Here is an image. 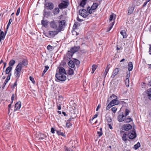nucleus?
Segmentation results:
<instances>
[{"instance_id": "f257e3e1", "label": "nucleus", "mask_w": 151, "mask_h": 151, "mask_svg": "<svg viewBox=\"0 0 151 151\" xmlns=\"http://www.w3.org/2000/svg\"><path fill=\"white\" fill-rule=\"evenodd\" d=\"M66 72L63 67H59L57 70L55 74V80L57 81H64L66 79Z\"/></svg>"}, {"instance_id": "f03ea898", "label": "nucleus", "mask_w": 151, "mask_h": 151, "mask_svg": "<svg viewBox=\"0 0 151 151\" xmlns=\"http://www.w3.org/2000/svg\"><path fill=\"white\" fill-rule=\"evenodd\" d=\"M65 20L59 21L58 23L57 21L53 20L50 22L49 24L50 27L53 29H56L60 26L61 30H62L63 28L65 26Z\"/></svg>"}, {"instance_id": "7ed1b4c3", "label": "nucleus", "mask_w": 151, "mask_h": 151, "mask_svg": "<svg viewBox=\"0 0 151 151\" xmlns=\"http://www.w3.org/2000/svg\"><path fill=\"white\" fill-rule=\"evenodd\" d=\"M79 48H71L70 50L68 51L66 55V57L70 59L72 57L74 53L77 51Z\"/></svg>"}, {"instance_id": "20e7f679", "label": "nucleus", "mask_w": 151, "mask_h": 151, "mask_svg": "<svg viewBox=\"0 0 151 151\" xmlns=\"http://www.w3.org/2000/svg\"><path fill=\"white\" fill-rule=\"evenodd\" d=\"M62 30L61 27L60 26L58 28L55 29V30H51L49 31L48 35L50 37H53Z\"/></svg>"}, {"instance_id": "39448f33", "label": "nucleus", "mask_w": 151, "mask_h": 151, "mask_svg": "<svg viewBox=\"0 0 151 151\" xmlns=\"http://www.w3.org/2000/svg\"><path fill=\"white\" fill-rule=\"evenodd\" d=\"M119 103V101L115 99H113L107 106L106 109L108 110L112 106L115 105H118Z\"/></svg>"}, {"instance_id": "423d86ee", "label": "nucleus", "mask_w": 151, "mask_h": 151, "mask_svg": "<svg viewBox=\"0 0 151 151\" xmlns=\"http://www.w3.org/2000/svg\"><path fill=\"white\" fill-rule=\"evenodd\" d=\"M79 13L80 15L84 18L86 17L88 15L89 12L84 9H81L79 10Z\"/></svg>"}, {"instance_id": "0eeeda50", "label": "nucleus", "mask_w": 151, "mask_h": 151, "mask_svg": "<svg viewBox=\"0 0 151 151\" xmlns=\"http://www.w3.org/2000/svg\"><path fill=\"white\" fill-rule=\"evenodd\" d=\"M97 7V4L96 3H94L91 6V8L89 6L87 8V10L89 13L91 14L92 12V11L96 9Z\"/></svg>"}, {"instance_id": "6e6552de", "label": "nucleus", "mask_w": 151, "mask_h": 151, "mask_svg": "<svg viewBox=\"0 0 151 151\" xmlns=\"http://www.w3.org/2000/svg\"><path fill=\"white\" fill-rule=\"evenodd\" d=\"M127 135L129 138L131 139H134L136 137V134L135 132L133 130L129 132Z\"/></svg>"}, {"instance_id": "1a4fd4ad", "label": "nucleus", "mask_w": 151, "mask_h": 151, "mask_svg": "<svg viewBox=\"0 0 151 151\" xmlns=\"http://www.w3.org/2000/svg\"><path fill=\"white\" fill-rule=\"evenodd\" d=\"M68 5V3L66 2L63 1L61 3L59 4L58 6L60 9H62L66 8Z\"/></svg>"}, {"instance_id": "9d476101", "label": "nucleus", "mask_w": 151, "mask_h": 151, "mask_svg": "<svg viewBox=\"0 0 151 151\" xmlns=\"http://www.w3.org/2000/svg\"><path fill=\"white\" fill-rule=\"evenodd\" d=\"M126 118L124 114H120L118 117V120L119 122H122L124 121Z\"/></svg>"}, {"instance_id": "9b49d317", "label": "nucleus", "mask_w": 151, "mask_h": 151, "mask_svg": "<svg viewBox=\"0 0 151 151\" xmlns=\"http://www.w3.org/2000/svg\"><path fill=\"white\" fill-rule=\"evenodd\" d=\"M122 127L124 130L128 131L132 128V126L130 124H124Z\"/></svg>"}, {"instance_id": "f8f14e48", "label": "nucleus", "mask_w": 151, "mask_h": 151, "mask_svg": "<svg viewBox=\"0 0 151 151\" xmlns=\"http://www.w3.org/2000/svg\"><path fill=\"white\" fill-rule=\"evenodd\" d=\"M45 6L47 7L48 9L51 10L54 7V6L53 4L50 2H47L45 4Z\"/></svg>"}, {"instance_id": "ddd939ff", "label": "nucleus", "mask_w": 151, "mask_h": 151, "mask_svg": "<svg viewBox=\"0 0 151 151\" xmlns=\"http://www.w3.org/2000/svg\"><path fill=\"white\" fill-rule=\"evenodd\" d=\"M119 71V70L118 68H116L114 69L113 71L112 74L111 76V77L112 78H114L115 76L118 74Z\"/></svg>"}, {"instance_id": "4468645a", "label": "nucleus", "mask_w": 151, "mask_h": 151, "mask_svg": "<svg viewBox=\"0 0 151 151\" xmlns=\"http://www.w3.org/2000/svg\"><path fill=\"white\" fill-rule=\"evenodd\" d=\"M21 102L19 101L17 102L15 105L14 111H16L20 109L21 106Z\"/></svg>"}, {"instance_id": "2eb2a0df", "label": "nucleus", "mask_w": 151, "mask_h": 151, "mask_svg": "<svg viewBox=\"0 0 151 151\" xmlns=\"http://www.w3.org/2000/svg\"><path fill=\"white\" fill-rule=\"evenodd\" d=\"M21 64H18L16 66L14 71L21 73V70L22 68Z\"/></svg>"}, {"instance_id": "dca6fc26", "label": "nucleus", "mask_w": 151, "mask_h": 151, "mask_svg": "<svg viewBox=\"0 0 151 151\" xmlns=\"http://www.w3.org/2000/svg\"><path fill=\"white\" fill-rule=\"evenodd\" d=\"M134 10V8L133 6H130L128 8V14L130 15L132 14Z\"/></svg>"}, {"instance_id": "f3484780", "label": "nucleus", "mask_w": 151, "mask_h": 151, "mask_svg": "<svg viewBox=\"0 0 151 151\" xmlns=\"http://www.w3.org/2000/svg\"><path fill=\"white\" fill-rule=\"evenodd\" d=\"M133 68V65L132 62H130L129 63L128 65V72H130L132 70Z\"/></svg>"}, {"instance_id": "a211bd4d", "label": "nucleus", "mask_w": 151, "mask_h": 151, "mask_svg": "<svg viewBox=\"0 0 151 151\" xmlns=\"http://www.w3.org/2000/svg\"><path fill=\"white\" fill-rule=\"evenodd\" d=\"M110 68V64L108 65H107L106 68L104 73V75L105 77H106V76Z\"/></svg>"}, {"instance_id": "6ab92c4d", "label": "nucleus", "mask_w": 151, "mask_h": 151, "mask_svg": "<svg viewBox=\"0 0 151 151\" xmlns=\"http://www.w3.org/2000/svg\"><path fill=\"white\" fill-rule=\"evenodd\" d=\"M21 75V73L14 71V76L17 78V80L19 78Z\"/></svg>"}, {"instance_id": "aec40b11", "label": "nucleus", "mask_w": 151, "mask_h": 151, "mask_svg": "<svg viewBox=\"0 0 151 151\" xmlns=\"http://www.w3.org/2000/svg\"><path fill=\"white\" fill-rule=\"evenodd\" d=\"M68 65L69 67L72 68H73L75 67L74 62H73V61L71 60H70L69 61L68 63Z\"/></svg>"}, {"instance_id": "412c9836", "label": "nucleus", "mask_w": 151, "mask_h": 151, "mask_svg": "<svg viewBox=\"0 0 151 151\" xmlns=\"http://www.w3.org/2000/svg\"><path fill=\"white\" fill-rule=\"evenodd\" d=\"M47 137V136L46 134H40V137L39 138L40 140H42L44 139H46Z\"/></svg>"}, {"instance_id": "4be33fe9", "label": "nucleus", "mask_w": 151, "mask_h": 151, "mask_svg": "<svg viewBox=\"0 0 151 151\" xmlns=\"http://www.w3.org/2000/svg\"><path fill=\"white\" fill-rule=\"evenodd\" d=\"M12 69V68L11 66H9L6 69L5 72L6 74H9L10 73V72L11 71Z\"/></svg>"}, {"instance_id": "5701e85b", "label": "nucleus", "mask_w": 151, "mask_h": 151, "mask_svg": "<svg viewBox=\"0 0 151 151\" xmlns=\"http://www.w3.org/2000/svg\"><path fill=\"white\" fill-rule=\"evenodd\" d=\"M42 24L44 27H46L47 26L48 22L47 20L43 19L41 21Z\"/></svg>"}, {"instance_id": "b1692460", "label": "nucleus", "mask_w": 151, "mask_h": 151, "mask_svg": "<svg viewBox=\"0 0 151 151\" xmlns=\"http://www.w3.org/2000/svg\"><path fill=\"white\" fill-rule=\"evenodd\" d=\"M18 64H21L22 67L23 68V65L26 66L28 64V63L27 61L24 60Z\"/></svg>"}, {"instance_id": "393cba45", "label": "nucleus", "mask_w": 151, "mask_h": 151, "mask_svg": "<svg viewBox=\"0 0 151 151\" xmlns=\"http://www.w3.org/2000/svg\"><path fill=\"white\" fill-rule=\"evenodd\" d=\"M147 94L148 95L149 99L151 100V88L148 90L147 91Z\"/></svg>"}, {"instance_id": "a878e982", "label": "nucleus", "mask_w": 151, "mask_h": 151, "mask_svg": "<svg viewBox=\"0 0 151 151\" xmlns=\"http://www.w3.org/2000/svg\"><path fill=\"white\" fill-rule=\"evenodd\" d=\"M86 0H82L80 2V6L82 7H83L86 4Z\"/></svg>"}, {"instance_id": "bb28decb", "label": "nucleus", "mask_w": 151, "mask_h": 151, "mask_svg": "<svg viewBox=\"0 0 151 151\" xmlns=\"http://www.w3.org/2000/svg\"><path fill=\"white\" fill-rule=\"evenodd\" d=\"M120 33L122 35L124 38L127 37V35L126 32V31L125 30H122L120 32Z\"/></svg>"}, {"instance_id": "cd10ccee", "label": "nucleus", "mask_w": 151, "mask_h": 151, "mask_svg": "<svg viewBox=\"0 0 151 151\" xmlns=\"http://www.w3.org/2000/svg\"><path fill=\"white\" fill-rule=\"evenodd\" d=\"M112 97L114 98V99H117V96L116 95H115L114 94H112V95L111 96H110V97L109 98H108V100H107V103L109 102V100H111V99Z\"/></svg>"}, {"instance_id": "c85d7f7f", "label": "nucleus", "mask_w": 151, "mask_h": 151, "mask_svg": "<svg viewBox=\"0 0 151 151\" xmlns=\"http://www.w3.org/2000/svg\"><path fill=\"white\" fill-rule=\"evenodd\" d=\"M116 15L114 14H111L110 16L109 21H111L113 20H114L115 18H114V17H115Z\"/></svg>"}, {"instance_id": "c756f323", "label": "nucleus", "mask_w": 151, "mask_h": 151, "mask_svg": "<svg viewBox=\"0 0 151 151\" xmlns=\"http://www.w3.org/2000/svg\"><path fill=\"white\" fill-rule=\"evenodd\" d=\"M15 63V61L13 59L11 60L9 63V66L11 67L13 66L14 64Z\"/></svg>"}, {"instance_id": "7c9ffc66", "label": "nucleus", "mask_w": 151, "mask_h": 151, "mask_svg": "<svg viewBox=\"0 0 151 151\" xmlns=\"http://www.w3.org/2000/svg\"><path fill=\"white\" fill-rule=\"evenodd\" d=\"M68 73L69 75H73L74 73L73 70L71 68H69L68 70Z\"/></svg>"}, {"instance_id": "2f4dec72", "label": "nucleus", "mask_w": 151, "mask_h": 151, "mask_svg": "<svg viewBox=\"0 0 151 151\" xmlns=\"http://www.w3.org/2000/svg\"><path fill=\"white\" fill-rule=\"evenodd\" d=\"M140 146V144L139 142H138L137 144L135 145L134 146V148L135 150H137Z\"/></svg>"}, {"instance_id": "473e14b6", "label": "nucleus", "mask_w": 151, "mask_h": 151, "mask_svg": "<svg viewBox=\"0 0 151 151\" xmlns=\"http://www.w3.org/2000/svg\"><path fill=\"white\" fill-rule=\"evenodd\" d=\"M127 135V134L126 133H124L122 137V140L124 141H126L127 140L126 137Z\"/></svg>"}, {"instance_id": "72a5a7b5", "label": "nucleus", "mask_w": 151, "mask_h": 151, "mask_svg": "<svg viewBox=\"0 0 151 151\" xmlns=\"http://www.w3.org/2000/svg\"><path fill=\"white\" fill-rule=\"evenodd\" d=\"M73 62H74V65L75 64L77 65H79L80 63L79 60L76 59H74Z\"/></svg>"}, {"instance_id": "f704fd0d", "label": "nucleus", "mask_w": 151, "mask_h": 151, "mask_svg": "<svg viewBox=\"0 0 151 151\" xmlns=\"http://www.w3.org/2000/svg\"><path fill=\"white\" fill-rule=\"evenodd\" d=\"M114 21L111 23L109 25V29L107 30V31H109L112 29L113 26L114 25Z\"/></svg>"}, {"instance_id": "c9c22d12", "label": "nucleus", "mask_w": 151, "mask_h": 151, "mask_svg": "<svg viewBox=\"0 0 151 151\" xmlns=\"http://www.w3.org/2000/svg\"><path fill=\"white\" fill-rule=\"evenodd\" d=\"M132 120V119L130 118H126L124 121L125 123H128L130 122Z\"/></svg>"}, {"instance_id": "e433bc0d", "label": "nucleus", "mask_w": 151, "mask_h": 151, "mask_svg": "<svg viewBox=\"0 0 151 151\" xmlns=\"http://www.w3.org/2000/svg\"><path fill=\"white\" fill-rule=\"evenodd\" d=\"M97 67V66L96 65H93L92 66V70L91 72V73H94V71L96 69Z\"/></svg>"}, {"instance_id": "4c0bfd02", "label": "nucleus", "mask_w": 151, "mask_h": 151, "mask_svg": "<svg viewBox=\"0 0 151 151\" xmlns=\"http://www.w3.org/2000/svg\"><path fill=\"white\" fill-rule=\"evenodd\" d=\"M60 10L58 8H56L54 10V14H57L59 12Z\"/></svg>"}, {"instance_id": "58836bf2", "label": "nucleus", "mask_w": 151, "mask_h": 151, "mask_svg": "<svg viewBox=\"0 0 151 151\" xmlns=\"http://www.w3.org/2000/svg\"><path fill=\"white\" fill-rule=\"evenodd\" d=\"M70 120L71 119H70L68 120L67 122L66 123V126L68 127H70L71 126V124L70 122Z\"/></svg>"}, {"instance_id": "ea45409f", "label": "nucleus", "mask_w": 151, "mask_h": 151, "mask_svg": "<svg viewBox=\"0 0 151 151\" xmlns=\"http://www.w3.org/2000/svg\"><path fill=\"white\" fill-rule=\"evenodd\" d=\"M129 79H126L125 80V83L126 86L128 87L129 86Z\"/></svg>"}, {"instance_id": "a19ab883", "label": "nucleus", "mask_w": 151, "mask_h": 151, "mask_svg": "<svg viewBox=\"0 0 151 151\" xmlns=\"http://www.w3.org/2000/svg\"><path fill=\"white\" fill-rule=\"evenodd\" d=\"M130 111L127 109H125V114L124 115L126 117L128 115L130 112Z\"/></svg>"}, {"instance_id": "79ce46f5", "label": "nucleus", "mask_w": 151, "mask_h": 151, "mask_svg": "<svg viewBox=\"0 0 151 151\" xmlns=\"http://www.w3.org/2000/svg\"><path fill=\"white\" fill-rule=\"evenodd\" d=\"M130 76V72L127 71V75L126 76V79H129Z\"/></svg>"}, {"instance_id": "37998d69", "label": "nucleus", "mask_w": 151, "mask_h": 151, "mask_svg": "<svg viewBox=\"0 0 151 151\" xmlns=\"http://www.w3.org/2000/svg\"><path fill=\"white\" fill-rule=\"evenodd\" d=\"M29 79H30V80L33 83H34V84L35 83V81L34 80V78L33 77H32V76H30L29 77Z\"/></svg>"}, {"instance_id": "c03bdc74", "label": "nucleus", "mask_w": 151, "mask_h": 151, "mask_svg": "<svg viewBox=\"0 0 151 151\" xmlns=\"http://www.w3.org/2000/svg\"><path fill=\"white\" fill-rule=\"evenodd\" d=\"M9 81V80H7L6 79L3 84V86L2 87L3 89L4 88V87H5L6 84Z\"/></svg>"}, {"instance_id": "a18cd8bd", "label": "nucleus", "mask_w": 151, "mask_h": 151, "mask_svg": "<svg viewBox=\"0 0 151 151\" xmlns=\"http://www.w3.org/2000/svg\"><path fill=\"white\" fill-rule=\"evenodd\" d=\"M14 97H15L14 94V93H13L12 94V96H11V99L12 100L11 103H13V101L14 100Z\"/></svg>"}, {"instance_id": "49530a36", "label": "nucleus", "mask_w": 151, "mask_h": 151, "mask_svg": "<svg viewBox=\"0 0 151 151\" xmlns=\"http://www.w3.org/2000/svg\"><path fill=\"white\" fill-rule=\"evenodd\" d=\"M20 8L19 7L18 8V9H17V13H16V16H17L19 15V14L20 12Z\"/></svg>"}, {"instance_id": "de8ad7c7", "label": "nucleus", "mask_w": 151, "mask_h": 151, "mask_svg": "<svg viewBox=\"0 0 151 151\" xmlns=\"http://www.w3.org/2000/svg\"><path fill=\"white\" fill-rule=\"evenodd\" d=\"M49 68V67L48 66H45V68L43 71L44 73H46L47 70Z\"/></svg>"}, {"instance_id": "09e8293b", "label": "nucleus", "mask_w": 151, "mask_h": 151, "mask_svg": "<svg viewBox=\"0 0 151 151\" xmlns=\"http://www.w3.org/2000/svg\"><path fill=\"white\" fill-rule=\"evenodd\" d=\"M111 111L114 113H115L117 109L115 107H113L111 108Z\"/></svg>"}, {"instance_id": "8fccbe9b", "label": "nucleus", "mask_w": 151, "mask_h": 151, "mask_svg": "<svg viewBox=\"0 0 151 151\" xmlns=\"http://www.w3.org/2000/svg\"><path fill=\"white\" fill-rule=\"evenodd\" d=\"M97 134L99 135V137L101 136L103 134L102 131H98Z\"/></svg>"}, {"instance_id": "3c124183", "label": "nucleus", "mask_w": 151, "mask_h": 151, "mask_svg": "<svg viewBox=\"0 0 151 151\" xmlns=\"http://www.w3.org/2000/svg\"><path fill=\"white\" fill-rule=\"evenodd\" d=\"M121 103L124 106H126L127 105V103L124 102V101H122L121 102Z\"/></svg>"}, {"instance_id": "603ef678", "label": "nucleus", "mask_w": 151, "mask_h": 151, "mask_svg": "<svg viewBox=\"0 0 151 151\" xmlns=\"http://www.w3.org/2000/svg\"><path fill=\"white\" fill-rule=\"evenodd\" d=\"M12 76V73H9L8 74V76H7L6 79L9 80L10 79V77Z\"/></svg>"}, {"instance_id": "864d4df0", "label": "nucleus", "mask_w": 151, "mask_h": 151, "mask_svg": "<svg viewBox=\"0 0 151 151\" xmlns=\"http://www.w3.org/2000/svg\"><path fill=\"white\" fill-rule=\"evenodd\" d=\"M12 103H11V104H9L8 105V111H9V113L10 110V109H11V107L12 106Z\"/></svg>"}, {"instance_id": "5fc2aeb1", "label": "nucleus", "mask_w": 151, "mask_h": 151, "mask_svg": "<svg viewBox=\"0 0 151 151\" xmlns=\"http://www.w3.org/2000/svg\"><path fill=\"white\" fill-rule=\"evenodd\" d=\"M16 81H17V80H16ZM17 81H16L15 82V83H14L13 86V88H14L17 85Z\"/></svg>"}, {"instance_id": "6e6d98bb", "label": "nucleus", "mask_w": 151, "mask_h": 151, "mask_svg": "<svg viewBox=\"0 0 151 151\" xmlns=\"http://www.w3.org/2000/svg\"><path fill=\"white\" fill-rule=\"evenodd\" d=\"M55 130L53 128H51V132L52 133L54 134V133H55Z\"/></svg>"}, {"instance_id": "4d7b16f0", "label": "nucleus", "mask_w": 151, "mask_h": 151, "mask_svg": "<svg viewBox=\"0 0 151 151\" xmlns=\"http://www.w3.org/2000/svg\"><path fill=\"white\" fill-rule=\"evenodd\" d=\"M98 116V115L97 114H95L93 116L92 118L91 119L92 121L94 118L97 117Z\"/></svg>"}, {"instance_id": "13d9d810", "label": "nucleus", "mask_w": 151, "mask_h": 151, "mask_svg": "<svg viewBox=\"0 0 151 151\" xmlns=\"http://www.w3.org/2000/svg\"><path fill=\"white\" fill-rule=\"evenodd\" d=\"M77 27V24L76 23H75L73 25V28L74 29H76Z\"/></svg>"}, {"instance_id": "bf43d9fd", "label": "nucleus", "mask_w": 151, "mask_h": 151, "mask_svg": "<svg viewBox=\"0 0 151 151\" xmlns=\"http://www.w3.org/2000/svg\"><path fill=\"white\" fill-rule=\"evenodd\" d=\"M57 106H58V110L61 109V105H60V104H58L57 105Z\"/></svg>"}, {"instance_id": "052dcab7", "label": "nucleus", "mask_w": 151, "mask_h": 151, "mask_svg": "<svg viewBox=\"0 0 151 151\" xmlns=\"http://www.w3.org/2000/svg\"><path fill=\"white\" fill-rule=\"evenodd\" d=\"M101 107V106L100 104H99L96 109V111L98 110Z\"/></svg>"}, {"instance_id": "680f3d73", "label": "nucleus", "mask_w": 151, "mask_h": 151, "mask_svg": "<svg viewBox=\"0 0 151 151\" xmlns=\"http://www.w3.org/2000/svg\"><path fill=\"white\" fill-rule=\"evenodd\" d=\"M12 19H10L9 20V22H8V24H9V25H10V24H11V22H12Z\"/></svg>"}, {"instance_id": "e2e57ef3", "label": "nucleus", "mask_w": 151, "mask_h": 151, "mask_svg": "<svg viewBox=\"0 0 151 151\" xmlns=\"http://www.w3.org/2000/svg\"><path fill=\"white\" fill-rule=\"evenodd\" d=\"M54 48H47V49L49 51H51Z\"/></svg>"}, {"instance_id": "0e129e2a", "label": "nucleus", "mask_w": 151, "mask_h": 151, "mask_svg": "<svg viewBox=\"0 0 151 151\" xmlns=\"http://www.w3.org/2000/svg\"><path fill=\"white\" fill-rule=\"evenodd\" d=\"M59 135H61L62 136H65V135L64 133L63 132H60V134H58Z\"/></svg>"}, {"instance_id": "69168bd1", "label": "nucleus", "mask_w": 151, "mask_h": 151, "mask_svg": "<svg viewBox=\"0 0 151 151\" xmlns=\"http://www.w3.org/2000/svg\"><path fill=\"white\" fill-rule=\"evenodd\" d=\"M108 125L109 126V128H110V129H113V127L111 124H108Z\"/></svg>"}, {"instance_id": "338daca9", "label": "nucleus", "mask_w": 151, "mask_h": 151, "mask_svg": "<svg viewBox=\"0 0 151 151\" xmlns=\"http://www.w3.org/2000/svg\"><path fill=\"white\" fill-rule=\"evenodd\" d=\"M107 121L108 122H110L111 121V118H109L108 119H107Z\"/></svg>"}, {"instance_id": "774afa93", "label": "nucleus", "mask_w": 151, "mask_h": 151, "mask_svg": "<svg viewBox=\"0 0 151 151\" xmlns=\"http://www.w3.org/2000/svg\"><path fill=\"white\" fill-rule=\"evenodd\" d=\"M148 2H147V1H146V2H145L144 4H143V7H144L147 4V3Z\"/></svg>"}]
</instances>
